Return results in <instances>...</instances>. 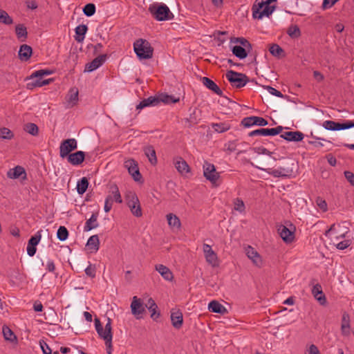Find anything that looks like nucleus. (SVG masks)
Here are the masks:
<instances>
[{
  "mask_svg": "<svg viewBox=\"0 0 354 354\" xmlns=\"http://www.w3.org/2000/svg\"><path fill=\"white\" fill-rule=\"evenodd\" d=\"M225 76L231 85L236 88L243 87L249 82V78L245 74L234 71H228Z\"/></svg>",
  "mask_w": 354,
  "mask_h": 354,
  "instance_id": "423d86ee",
  "label": "nucleus"
},
{
  "mask_svg": "<svg viewBox=\"0 0 354 354\" xmlns=\"http://www.w3.org/2000/svg\"><path fill=\"white\" fill-rule=\"evenodd\" d=\"M155 269L158 271L160 274L167 281H171L174 279V275L172 272L170 270L169 268L162 265V264H157L155 266Z\"/></svg>",
  "mask_w": 354,
  "mask_h": 354,
  "instance_id": "b1692460",
  "label": "nucleus"
},
{
  "mask_svg": "<svg viewBox=\"0 0 354 354\" xmlns=\"http://www.w3.org/2000/svg\"><path fill=\"white\" fill-rule=\"evenodd\" d=\"M98 212L93 213L91 218L88 219L84 225V231L88 232L91 230L96 228L98 226L97 223Z\"/></svg>",
  "mask_w": 354,
  "mask_h": 354,
  "instance_id": "2f4dec72",
  "label": "nucleus"
},
{
  "mask_svg": "<svg viewBox=\"0 0 354 354\" xmlns=\"http://www.w3.org/2000/svg\"><path fill=\"white\" fill-rule=\"evenodd\" d=\"M95 327L98 335L104 340L107 354H112V326L111 319L108 317L104 329L98 318L95 319Z\"/></svg>",
  "mask_w": 354,
  "mask_h": 354,
  "instance_id": "f257e3e1",
  "label": "nucleus"
},
{
  "mask_svg": "<svg viewBox=\"0 0 354 354\" xmlns=\"http://www.w3.org/2000/svg\"><path fill=\"white\" fill-rule=\"evenodd\" d=\"M68 161L73 165H79L83 162L85 158V153L78 151L68 155Z\"/></svg>",
  "mask_w": 354,
  "mask_h": 354,
  "instance_id": "4be33fe9",
  "label": "nucleus"
},
{
  "mask_svg": "<svg viewBox=\"0 0 354 354\" xmlns=\"http://www.w3.org/2000/svg\"><path fill=\"white\" fill-rule=\"evenodd\" d=\"M127 206L130 209L131 212L132 213V214L133 216H135L136 217L142 216V209H141V206H140L139 200L137 201V203L134 202V203H131L128 204Z\"/></svg>",
  "mask_w": 354,
  "mask_h": 354,
  "instance_id": "58836bf2",
  "label": "nucleus"
},
{
  "mask_svg": "<svg viewBox=\"0 0 354 354\" xmlns=\"http://www.w3.org/2000/svg\"><path fill=\"white\" fill-rule=\"evenodd\" d=\"M253 150L255 153H257L258 154H267L269 156V158L268 160L259 161V165L261 162H266L270 163V162H274L276 160V159L274 157L271 156V154L272 153V152H270L267 149H266L263 147H254V148H253Z\"/></svg>",
  "mask_w": 354,
  "mask_h": 354,
  "instance_id": "c9c22d12",
  "label": "nucleus"
},
{
  "mask_svg": "<svg viewBox=\"0 0 354 354\" xmlns=\"http://www.w3.org/2000/svg\"><path fill=\"white\" fill-rule=\"evenodd\" d=\"M263 88L266 89L271 95H275L277 97H283V95L274 88L270 86H263Z\"/></svg>",
  "mask_w": 354,
  "mask_h": 354,
  "instance_id": "69168bd1",
  "label": "nucleus"
},
{
  "mask_svg": "<svg viewBox=\"0 0 354 354\" xmlns=\"http://www.w3.org/2000/svg\"><path fill=\"white\" fill-rule=\"evenodd\" d=\"M2 332L6 340L10 341L11 342H17V339L16 335L9 327L3 326Z\"/></svg>",
  "mask_w": 354,
  "mask_h": 354,
  "instance_id": "c03bdc74",
  "label": "nucleus"
},
{
  "mask_svg": "<svg viewBox=\"0 0 354 354\" xmlns=\"http://www.w3.org/2000/svg\"><path fill=\"white\" fill-rule=\"evenodd\" d=\"M246 254L249 259L257 266L260 267L262 265V260L259 254L251 246H248L245 249Z\"/></svg>",
  "mask_w": 354,
  "mask_h": 354,
  "instance_id": "aec40b11",
  "label": "nucleus"
},
{
  "mask_svg": "<svg viewBox=\"0 0 354 354\" xmlns=\"http://www.w3.org/2000/svg\"><path fill=\"white\" fill-rule=\"evenodd\" d=\"M127 205L131 203H137V201H138V198L136 195V194L133 192H129L125 196Z\"/></svg>",
  "mask_w": 354,
  "mask_h": 354,
  "instance_id": "052dcab7",
  "label": "nucleus"
},
{
  "mask_svg": "<svg viewBox=\"0 0 354 354\" xmlns=\"http://www.w3.org/2000/svg\"><path fill=\"white\" fill-rule=\"evenodd\" d=\"M316 204L322 209L323 212H326L328 210V205L326 201L321 197H317L316 198Z\"/></svg>",
  "mask_w": 354,
  "mask_h": 354,
  "instance_id": "680f3d73",
  "label": "nucleus"
},
{
  "mask_svg": "<svg viewBox=\"0 0 354 354\" xmlns=\"http://www.w3.org/2000/svg\"><path fill=\"white\" fill-rule=\"evenodd\" d=\"M145 155L147 156L149 161L153 165H155L157 163V158L156 154V151L152 146H148L144 149Z\"/></svg>",
  "mask_w": 354,
  "mask_h": 354,
  "instance_id": "4c0bfd02",
  "label": "nucleus"
},
{
  "mask_svg": "<svg viewBox=\"0 0 354 354\" xmlns=\"http://www.w3.org/2000/svg\"><path fill=\"white\" fill-rule=\"evenodd\" d=\"M88 28L86 25L82 24L77 26L75 29L76 35L75 39L77 42H82L84 39L85 35L87 32Z\"/></svg>",
  "mask_w": 354,
  "mask_h": 354,
  "instance_id": "f704fd0d",
  "label": "nucleus"
},
{
  "mask_svg": "<svg viewBox=\"0 0 354 354\" xmlns=\"http://www.w3.org/2000/svg\"><path fill=\"white\" fill-rule=\"evenodd\" d=\"M24 130L34 136H37L39 133V128L37 125L32 122L26 124L24 127Z\"/></svg>",
  "mask_w": 354,
  "mask_h": 354,
  "instance_id": "de8ad7c7",
  "label": "nucleus"
},
{
  "mask_svg": "<svg viewBox=\"0 0 354 354\" xmlns=\"http://www.w3.org/2000/svg\"><path fill=\"white\" fill-rule=\"evenodd\" d=\"M322 126L328 131H339L354 127V122L347 120L344 123H339L333 120H326L323 122Z\"/></svg>",
  "mask_w": 354,
  "mask_h": 354,
  "instance_id": "9d476101",
  "label": "nucleus"
},
{
  "mask_svg": "<svg viewBox=\"0 0 354 354\" xmlns=\"http://www.w3.org/2000/svg\"><path fill=\"white\" fill-rule=\"evenodd\" d=\"M0 23L5 25H11L13 23L12 17L3 10H0Z\"/></svg>",
  "mask_w": 354,
  "mask_h": 354,
  "instance_id": "3c124183",
  "label": "nucleus"
},
{
  "mask_svg": "<svg viewBox=\"0 0 354 354\" xmlns=\"http://www.w3.org/2000/svg\"><path fill=\"white\" fill-rule=\"evenodd\" d=\"M148 10L157 21H167L174 17L169 7L164 3H153L149 5Z\"/></svg>",
  "mask_w": 354,
  "mask_h": 354,
  "instance_id": "7ed1b4c3",
  "label": "nucleus"
},
{
  "mask_svg": "<svg viewBox=\"0 0 354 354\" xmlns=\"http://www.w3.org/2000/svg\"><path fill=\"white\" fill-rule=\"evenodd\" d=\"M77 148V142L75 138H68L63 140L59 146V156L64 158L70 155L71 152Z\"/></svg>",
  "mask_w": 354,
  "mask_h": 354,
  "instance_id": "1a4fd4ad",
  "label": "nucleus"
},
{
  "mask_svg": "<svg viewBox=\"0 0 354 354\" xmlns=\"http://www.w3.org/2000/svg\"><path fill=\"white\" fill-rule=\"evenodd\" d=\"M124 167L127 169L129 174L132 176L135 181H140L142 175L139 171L137 162L133 159H129L124 162Z\"/></svg>",
  "mask_w": 354,
  "mask_h": 354,
  "instance_id": "9b49d317",
  "label": "nucleus"
},
{
  "mask_svg": "<svg viewBox=\"0 0 354 354\" xmlns=\"http://www.w3.org/2000/svg\"><path fill=\"white\" fill-rule=\"evenodd\" d=\"M111 189L112 194L111 196L113 197V201H114L118 203H121L122 202V199L118 186L114 185Z\"/></svg>",
  "mask_w": 354,
  "mask_h": 354,
  "instance_id": "603ef678",
  "label": "nucleus"
},
{
  "mask_svg": "<svg viewBox=\"0 0 354 354\" xmlns=\"http://www.w3.org/2000/svg\"><path fill=\"white\" fill-rule=\"evenodd\" d=\"M15 32L18 39H22L24 41L27 38L28 32L26 28L23 24H18L15 27Z\"/></svg>",
  "mask_w": 354,
  "mask_h": 354,
  "instance_id": "37998d69",
  "label": "nucleus"
},
{
  "mask_svg": "<svg viewBox=\"0 0 354 354\" xmlns=\"http://www.w3.org/2000/svg\"><path fill=\"white\" fill-rule=\"evenodd\" d=\"M68 236V232L66 227L64 226H60L58 228L57 232V239L61 241H64L67 239Z\"/></svg>",
  "mask_w": 354,
  "mask_h": 354,
  "instance_id": "5fc2aeb1",
  "label": "nucleus"
},
{
  "mask_svg": "<svg viewBox=\"0 0 354 354\" xmlns=\"http://www.w3.org/2000/svg\"><path fill=\"white\" fill-rule=\"evenodd\" d=\"M274 162H261L260 166H257V167L259 169H262L266 171L269 174L272 175L275 178L279 177H290L293 174V168L294 166L293 162H288L285 167H279V169H273L271 166Z\"/></svg>",
  "mask_w": 354,
  "mask_h": 354,
  "instance_id": "f03ea898",
  "label": "nucleus"
},
{
  "mask_svg": "<svg viewBox=\"0 0 354 354\" xmlns=\"http://www.w3.org/2000/svg\"><path fill=\"white\" fill-rule=\"evenodd\" d=\"M189 117L185 119L186 125L189 128L197 124L201 120L200 115L197 113L196 108L189 109Z\"/></svg>",
  "mask_w": 354,
  "mask_h": 354,
  "instance_id": "a878e982",
  "label": "nucleus"
},
{
  "mask_svg": "<svg viewBox=\"0 0 354 354\" xmlns=\"http://www.w3.org/2000/svg\"><path fill=\"white\" fill-rule=\"evenodd\" d=\"M106 55H100L85 66V72H92L101 66L106 61Z\"/></svg>",
  "mask_w": 354,
  "mask_h": 354,
  "instance_id": "4468645a",
  "label": "nucleus"
},
{
  "mask_svg": "<svg viewBox=\"0 0 354 354\" xmlns=\"http://www.w3.org/2000/svg\"><path fill=\"white\" fill-rule=\"evenodd\" d=\"M83 12L86 16L91 17L95 12V6L93 3H87L84 6Z\"/></svg>",
  "mask_w": 354,
  "mask_h": 354,
  "instance_id": "4d7b16f0",
  "label": "nucleus"
},
{
  "mask_svg": "<svg viewBox=\"0 0 354 354\" xmlns=\"http://www.w3.org/2000/svg\"><path fill=\"white\" fill-rule=\"evenodd\" d=\"M174 164L176 169L181 174H187L189 171L188 164L182 158H178Z\"/></svg>",
  "mask_w": 354,
  "mask_h": 354,
  "instance_id": "72a5a7b5",
  "label": "nucleus"
},
{
  "mask_svg": "<svg viewBox=\"0 0 354 354\" xmlns=\"http://www.w3.org/2000/svg\"><path fill=\"white\" fill-rule=\"evenodd\" d=\"M53 73L52 70L49 69H41L35 71L30 77L29 79H33L35 77H43L45 75H49Z\"/></svg>",
  "mask_w": 354,
  "mask_h": 354,
  "instance_id": "864d4df0",
  "label": "nucleus"
},
{
  "mask_svg": "<svg viewBox=\"0 0 354 354\" xmlns=\"http://www.w3.org/2000/svg\"><path fill=\"white\" fill-rule=\"evenodd\" d=\"M211 125L217 133H223L230 129V125L227 122L212 123Z\"/></svg>",
  "mask_w": 354,
  "mask_h": 354,
  "instance_id": "a18cd8bd",
  "label": "nucleus"
},
{
  "mask_svg": "<svg viewBox=\"0 0 354 354\" xmlns=\"http://www.w3.org/2000/svg\"><path fill=\"white\" fill-rule=\"evenodd\" d=\"M202 82L203 84L209 90L215 93L219 96H223V91L218 86V85L211 79L203 77L202 78Z\"/></svg>",
  "mask_w": 354,
  "mask_h": 354,
  "instance_id": "393cba45",
  "label": "nucleus"
},
{
  "mask_svg": "<svg viewBox=\"0 0 354 354\" xmlns=\"http://www.w3.org/2000/svg\"><path fill=\"white\" fill-rule=\"evenodd\" d=\"M280 137L289 142H299L304 139V135L300 131H286Z\"/></svg>",
  "mask_w": 354,
  "mask_h": 354,
  "instance_id": "f3484780",
  "label": "nucleus"
},
{
  "mask_svg": "<svg viewBox=\"0 0 354 354\" xmlns=\"http://www.w3.org/2000/svg\"><path fill=\"white\" fill-rule=\"evenodd\" d=\"M41 235L40 232H37L28 241L27 246V253L30 257H32L36 253V246L41 239Z\"/></svg>",
  "mask_w": 354,
  "mask_h": 354,
  "instance_id": "2eb2a0df",
  "label": "nucleus"
},
{
  "mask_svg": "<svg viewBox=\"0 0 354 354\" xmlns=\"http://www.w3.org/2000/svg\"><path fill=\"white\" fill-rule=\"evenodd\" d=\"M167 221L169 227L172 230H180L181 228V222L178 216L173 213H169L166 215Z\"/></svg>",
  "mask_w": 354,
  "mask_h": 354,
  "instance_id": "412c9836",
  "label": "nucleus"
},
{
  "mask_svg": "<svg viewBox=\"0 0 354 354\" xmlns=\"http://www.w3.org/2000/svg\"><path fill=\"white\" fill-rule=\"evenodd\" d=\"M203 252L207 263L215 267L217 263V255L212 249L211 246L207 244H204Z\"/></svg>",
  "mask_w": 354,
  "mask_h": 354,
  "instance_id": "dca6fc26",
  "label": "nucleus"
},
{
  "mask_svg": "<svg viewBox=\"0 0 354 354\" xmlns=\"http://www.w3.org/2000/svg\"><path fill=\"white\" fill-rule=\"evenodd\" d=\"M208 309L212 313H219L221 315H224L227 313L225 307L216 300H213L209 302L208 304Z\"/></svg>",
  "mask_w": 354,
  "mask_h": 354,
  "instance_id": "c756f323",
  "label": "nucleus"
},
{
  "mask_svg": "<svg viewBox=\"0 0 354 354\" xmlns=\"http://www.w3.org/2000/svg\"><path fill=\"white\" fill-rule=\"evenodd\" d=\"M254 122H255V125L259 127H264L268 125V122L266 119L259 116H254Z\"/></svg>",
  "mask_w": 354,
  "mask_h": 354,
  "instance_id": "774afa93",
  "label": "nucleus"
},
{
  "mask_svg": "<svg viewBox=\"0 0 354 354\" xmlns=\"http://www.w3.org/2000/svg\"><path fill=\"white\" fill-rule=\"evenodd\" d=\"M158 100L156 96H150L148 98L142 100L137 106L136 109L140 110L149 106H157Z\"/></svg>",
  "mask_w": 354,
  "mask_h": 354,
  "instance_id": "7c9ffc66",
  "label": "nucleus"
},
{
  "mask_svg": "<svg viewBox=\"0 0 354 354\" xmlns=\"http://www.w3.org/2000/svg\"><path fill=\"white\" fill-rule=\"evenodd\" d=\"M7 176L11 179H16L21 177L23 180L26 179V173L24 168L21 166H16L13 169H10L7 172Z\"/></svg>",
  "mask_w": 354,
  "mask_h": 354,
  "instance_id": "a211bd4d",
  "label": "nucleus"
},
{
  "mask_svg": "<svg viewBox=\"0 0 354 354\" xmlns=\"http://www.w3.org/2000/svg\"><path fill=\"white\" fill-rule=\"evenodd\" d=\"M133 49L140 59H150L153 57V48L146 39L136 40L133 44Z\"/></svg>",
  "mask_w": 354,
  "mask_h": 354,
  "instance_id": "20e7f679",
  "label": "nucleus"
},
{
  "mask_svg": "<svg viewBox=\"0 0 354 354\" xmlns=\"http://www.w3.org/2000/svg\"><path fill=\"white\" fill-rule=\"evenodd\" d=\"M248 49L241 46H235L232 48V53L239 59H245L248 56Z\"/></svg>",
  "mask_w": 354,
  "mask_h": 354,
  "instance_id": "79ce46f5",
  "label": "nucleus"
},
{
  "mask_svg": "<svg viewBox=\"0 0 354 354\" xmlns=\"http://www.w3.org/2000/svg\"><path fill=\"white\" fill-rule=\"evenodd\" d=\"M283 129V127L282 126H277V127L272 129H259L250 132L249 136H274L282 132Z\"/></svg>",
  "mask_w": 354,
  "mask_h": 354,
  "instance_id": "ddd939ff",
  "label": "nucleus"
},
{
  "mask_svg": "<svg viewBox=\"0 0 354 354\" xmlns=\"http://www.w3.org/2000/svg\"><path fill=\"white\" fill-rule=\"evenodd\" d=\"M131 310L136 319H140L142 318V315L145 312V306L140 299L134 296L131 304Z\"/></svg>",
  "mask_w": 354,
  "mask_h": 354,
  "instance_id": "f8f14e48",
  "label": "nucleus"
},
{
  "mask_svg": "<svg viewBox=\"0 0 354 354\" xmlns=\"http://www.w3.org/2000/svg\"><path fill=\"white\" fill-rule=\"evenodd\" d=\"M254 116L245 118L241 121V124L245 127H250L251 126L255 125V122H254Z\"/></svg>",
  "mask_w": 354,
  "mask_h": 354,
  "instance_id": "338daca9",
  "label": "nucleus"
},
{
  "mask_svg": "<svg viewBox=\"0 0 354 354\" xmlns=\"http://www.w3.org/2000/svg\"><path fill=\"white\" fill-rule=\"evenodd\" d=\"M287 34L291 38L296 39L301 36V31L298 26L292 25L288 28L287 30Z\"/></svg>",
  "mask_w": 354,
  "mask_h": 354,
  "instance_id": "8fccbe9b",
  "label": "nucleus"
},
{
  "mask_svg": "<svg viewBox=\"0 0 354 354\" xmlns=\"http://www.w3.org/2000/svg\"><path fill=\"white\" fill-rule=\"evenodd\" d=\"M78 89L75 87H73L70 89L68 95H66V100L68 104V106H75L78 101Z\"/></svg>",
  "mask_w": 354,
  "mask_h": 354,
  "instance_id": "c85d7f7f",
  "label": "nucleus"
},
{
  "mask_svg": "<svg viewBox=\"0 0 354 354\" xmlns=\"http://www.w3.org/2000/svg\"><path fill=\"white\" fill-rule=\"evenodd\" d=\"M203 176L212 185H216L218 180L220 178V173L216 171L215 166L207 161L203 165Z\"/></svg>",
  "mask_w": 354,
  "mask_h": 354,
  "instance_id": "6e6552de",
  "label": "nucleus"
},
{
  "mask_svg": "<svg viewBox=\"0 0 354 354\" xmlns=\"http://www.w3.org/2000/svg\"><path fill=\"white\" fill-rule=\"evenodd\" d=\"M171 320L172 326L175 328H180L183 322L182 313L180 310H175L173 309L171 312Z\"/></svg>",
  "mask_w": 354,
  "mask_h": 354,
  "instance_id": "5701e85b",
  "label": "nucleus"
},
{
  "mask_svg": "<svg viewBox=\"0 0 354 354\" xmlns=\"http://www.w3.org/2000/svg\"><path fill=\"white\" fill-rule=\"evenodd\" d=\"M275 6H268L264 1L256 0L252 6V17L261 19L263 17H269L274 10Z\"/></svg>",
  "mask_w": 354,
  "mask_h": 354,
  "instance_id": "39448f33",
  "label": "nucleus"
},
{
  "mask_svg": "<svg viewBox=\"0 0 354 354\" xmlns=\"http://www.w3.org/2000/svg\"><path fill=\"white\" fill-rule=\"evenodd\" d=\"M87 247L91 252H97L99 250L100 241L97 235L91 236L86 243Z\"/></svg>",
  "mask_w": 354,
  "mask_h": 354,
  "instance_id": "e433bc0d",
  "label": "nucleus"
},
{
  "mask_svg": "<svg viewBox=\"0 0 354 354\" xmlns=\"http://www.w3.org/2000/svg\"><path fill=\"white\" fill-rule=\"evenodd\" d=\"M112 205H113V197H112V196L109 195L106 196V198L105 199L104 207V211L106 212H109L111 209Z\"/></svg>",
  "mask_w": 354,
  "mask_h": 354,
  "instance_id": "0e129e2a",
  "label": "nucleus"
},
{
  "mask_svg": "<svg viewBox=\"0 0 354 354\" xmlns=\"http://www.w3.org/2000/svg\"><path fill=\"white\" fill-rule=\"evenodd\" d=\"M158 100V104L160 102H163L165 104H170V103H176L179 102V97H176L173 95H169L168 94H160L158 97H157Z\"/></svg>",
  "mask_w": 354,
  "mask_h": 354,
  "instance_id": "a19ab883",
  "label": "nucleus"
},
{
  "mask_svg": "<svg viewBox=\"0 0 354 354\" xmlns=\"http://www.w3.org/2000/svg\"><path fill=\"white\" fill-rule=\"evenodd\" d=\"M341 329L343 334L348 335L349 333L350 317L346 313H344L342 315Z\"/></svg>",
  "mask_w": 354,
  "mask_h": 354,
  "instance_id": "ea45409f",
  "label": "nucleus"
},
{
  "mask_svg": "<svg viewBox=\"0 0 354 354\" xmlns=\"http://www.w3.org/2000/svg\"><path fill=\"white\" fill-rule=\"evenodd\" d=\"M236 41L239 43L244 48L248 49V52L252 49V44L243 37L236 38Z\"/></svg>",
  "mask_w": 354,
  "mask_h": 354,
  "instance_id": "bf43d9fd",
  "label": "nucleus"
},
{
  "mask_svg": "<svg viewBox=\"0 0 354 354\" xmlns=\"http://www.w3.org/2000/svg\"><path fill=\"white\" fill-rule=\"evenodd\" d=\"M14 137V133L9 129L3 127L0 129V138L2 139L11 140Z\"/></svg>",
  "mask_w": 354,
  "mask_h": 354,
  "instance_id": "6e6d98bb",
  "label": "nucleus"
},
{
  "mask_svg": "<svg viewBox=\"0 0 354 354\" xmlns=\"http://www.w3.org/2000/svg\"><path fill=\"white\" fill-rule=\"evenodd\" d=\"M234 208L236 211L243 212L245 211V204L242 199L236 198L234 201Z\"/></svg>",
  "mask_w": 354,
  "mask_h": 354,
  "instance_id": "13d9d810",
  "label": "nucleus"
},
{
  "mask_svg": "<svg viewBox=\"0 0 354 354\" xmlns=\"http://www.w3.org/2000/svg\"><path fill=\"white\" fill-rule=\"evenodd\" d=\"M288 225H280L278 227V232L286 243H292L295 239V227L290 222H288Z\"/></svg>",
  "mask_w": 354,
  "mask_h": 354,
  "instance_id": "0eeeda50",
  "label": "nucleus"
},
{
  "mask_svg": "<svg viewBox=\"0 0 354 354\" xmlns=\"http://www.w3.org/2000/svg\"><path fill=\"white\" fill-rule=\"evenodd\" d=\"M269 51L270 54L274 57H280L284 56V50L281 47L276 44H272L270 46Z\"/></svg>",
  "mask_w": 354,
  "mask_h": 354,
  "instance_id": "49530a36",
  "label": "nucleus"
},
{
  "mask_svg": "<svg viewBox=\"0 0 354 354\" xmlns=\"http://www.w3.org/2000/svg\"><path fill=\"white\" fill-rule=\"evenodd\" d=\"M340 227L339 225L333 224L330 226V227L327 231H326L325 235L330 236L331 237H334L337 239H338L339 238H344L345 235L348 232V231H346L343 233H339L337 232V227Z\"/></svg>",
  "mask_w": 354,
  "mask_h": 354,
  "instance_id": "473e14b6",
  "label": "nucleus"
},
{
  "mask_svg": "<svg viewBox=\"0 0 354 354\" xmlns=\"http://www.w3.org/2000/svg\"><path fill=\"white\" fill-rule=\"evenodd\" d=\"M32 53V48L27 44H23L19 50V57L21 61L26 62L30 58Z\"/></svg>",
  "mask_w": 354,
  "mask_h": 354,
  "instance_id": "cd10ccee",
  "label": "nucleus"
},
{
  "mask_svg": "<svg viewBox=\"0 0 354 354\" xmlns=\"http://www.w3.org/2000/svg\"><path fill=\"white\" fill-rule=\"evenodd\" d=\"M85 273L88 277L94 278L96 274L95 265L89 264L88 266L85 269Z\"/></svg>",
  "mask_w": 354,
  "mask_h": 354,
  "instance_id": "e2e57ef3",
  "label": "nucleus"
},
{
  "mask_svg": "<svg viewBox=\"0 0 354 354\" xmlns=\"http://www.w3.org/2000/svg\"><path fill=\"white\" fill-rule=\"evenodd\" d=\"M312 294L321 305H324L326 303V297L323 293L322 286L319 284H316L313 286L312 289Z\"/></svg>",
  "mask_w": 354,
  "mask_h": 354,
  "instance_id": "bb28decb",
  "label": "nucleus"
},
{
  "mask_svg": "<svg viewBox=\"0 0 354 354\" xmlns=\"http://www.w3.org/2000/svg\"><path fill=\"white\" fill-rule=\"evenodd\" d=\"M42 78L43 77H35L33 79H29V77H28V80H30V82L27 83V88L32 89L35 87H41L44 85H47L53 81V80L51 78L44 80Z\"/></svg>",
  "mask_w": 354,
  "mask_h": 354,
  "instance_id": "6ab92c4d",
  "label": "nucleus"
},
{
  "mask_svg": "<svg viewBox=\"0 0 354 354\" xmlns=\"http://www.w3.org/2000/svg\"><path fill=\"white\" fill-rule=\"evenodd\" d=\"M88 186V181L86 177H83L77 182V191L80 194H83L86 192Z\"/></svg>",
  "mask_w": 354,
  "mask_h": 354,
  "instance_id": "09e8293b",
  "label": "nucleus"
}]
</instances>
